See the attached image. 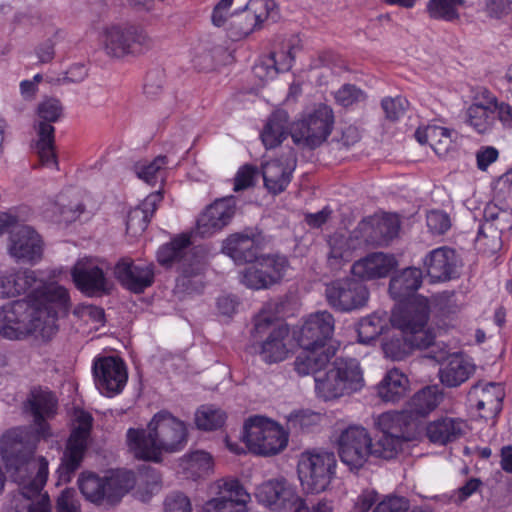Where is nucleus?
<instances>
[{"label": "nucleus", "instance_id": "obj_35", "mask_svg": "<svg viewBox=\"0 0 512 512\" xmlns=\"http://www.w3.org/2000/svg\"><path fill=\"white\" fill-rule=\"evenodd\" d=\"M464 427L465 423L460 419L442 417L427 425L426 435L431 442L445 445L461 437Z\"/></svg>", "mask_w": 512, "mask_h": 512}, {"label": "nucleus", "instance_id": "obj_64", "mask_svg": "<svg viewBox=\"0 0 512 512\" xmlns=\"http://www.w3.org/2000/svg\"><path fill=\"white\" fill-rule=\"evenodd\" d=\"M409 501L405 497L388 495L378 502L372 512H406Z\"/></svg>", "mask_w": 512, "mask_h": 512}, {"label": "nucleus", "instance_id": "obj_21", "mask_svg": "<svg viewBox=\"0 0 512 512\" xmlns=\"http://www.w3.org/2000/svg\"><path fill=\"white\" fill-rule=\"evenodd\" d=\"M93 374L97 388L107 396L121 392L128 377L124 362L112 356L96 359Z\"/></svg>", "mask_w": 512, "mask_h": 512}, {"label": "nucleus", "instance_id": "obj_6", "mask_svg": "<svg viewBox=\"0 0 512 512\" xmlns=\"http://www.w3.org/2000/svg\"><path fill=\"white\" fill-rule=\"evenodd\" d=\"M102 43L110 57L139 56L154 47V40L141 27L112 25L103 29Z\"/></svg>", "mask_w": 512, "mask_h": 512}, {"label": "nucleus", "instance_id": "obj_34", "mask_svg": "<svg viewBox=\"0 0 512 512\" xmlns=\"http://www.w3.org/2000/svg\"><path fill=\"white\" fill-rule=\"evenodd\" d=\"M422 284V271L409 267L393 276L389 283L390 295L399 302L408 301Z\"/></svg>", "mask_w": 512, "mask_h": 512}, {"label": "nucleus", "instance_id": "obj_44", "mask_svg": "<svg viewBox=\"0 0 512 512\" xmlns=\"http://www.w3.org/2000/svg\"><path fill=\"white\" fill-rule=\"evenodd\" d=\"M54 132L55 128L51 124L39 123L35 151L39 156L41 164L44 166H57L54 152Z\"/></svg>", "mask_w": 512, "mask_h": 512}, {"label": "nucleus", "instance_id": "obj_8", "mask_svg": "<svg viewBox=\"0 0 512 512\" xmlns=\"http://www.w3.org/2000/svg\"><path fill=\"white\" fill-rule=\"evenodd\" d=\"M157 260L165 267L177 264L183 276L191 277L203 271L204 251L201 247H192L190 238L181 235L159 248Z\"/></svg>", "mask_w": 512, "mask_h": 512}, {"label": "nucleus", "instance_id": "obj_38", "mask_svg": "<svg viewBox=\"0 0 512 512\" xmlns=\"http://www.w3.org/2000/svg\"><path fill=\"white\" fill-rule=\"evenodd\" d=\"M400 229V220L395 214H387L378 219L371 226L366 227V242L372 246L387 245L397 237Z\"/></svg>", "mask_w": 512, "mask_h": 512}, {"label": "nucleus", "instance_id": "obj_7", "mask_svg": "<svg viewBox=\"0 0 512 512\" xmlns=\"http://www.w3.org/2000/svg\"><path fill=\"white\" fill-rule=\"evenodd\" d=\"M243 440L254 454L270 456L286 448L288 435L276 422L254 416L244 424Z\"/></svg>", "mask_w": 512, "mask_h": 512}, {"label": "nucleus", "instance_id": "obj_53", "mask_svg": "<svg viewBox=\"0 0 512 512\" xmlns=\"http://www.w3.org/2000/svg\"><path fill=\"white\" fill-rule=\"evenodd\" d=\"M262 267L265 270L266 281L270 286L278 283L284 277L288 268V260L285 256L267 255L261 257Z\"/></svg>", "mask_w": 512, "mask_h": 512}, {"label": "nucleus", "instance_id": "obj_12", "mask_svg": "<svg viewBox=\"0 0 512 512\" xmlns=\"http://www.w3.org/2000/svg\"><path fill=\"white\" fill-rule=\"evenodd\" d=\"M336 467L332 452H305L298 462V474L303 487L311 493H320L330 484Z\"/></svg>", "mask_w": 512, "mask_h": 512}, {"label": "nucleus", "instance_id": "obj_18", "mask_svg": "<svg viewBox=\"0 0 512 512\" xmlns=\"http://www.w3.org/2000/svg\"><path fill=\"white\" fill-rule=\"evenodd\" d=\"M41 285L32 290V305L30 306L40 324L55 320L59 310L69 308V294L66 288L54 283H46L40 278Z\"/></svg>", "mask_w": 512, "mask_h": 512}, {"label": "nucleus", "instance_id": "obj_5", "mask_svg": "<svg viewBox=\"0 0 512 512\" xmlns=\"http://www.w3.org/2000/svg\"><path fill=\"white\" fill-rule=\"evenodd\" d=\"M137 483L136 475L130 470H119L110 477L101 478L92 472H83L78 478V487L86 500L94 504L104 501L114 504Z\"/></svg>", "mask_w": 512, "mask_h": 512}, {"label": "nucleus", "instance_id": "obj_1", "mask_svg": "<svg viewBox=\"0 0 512 512\" xmlns=\"http://www.w3.org/2000/svg\"><path fill=\"white\" fill-rule=\"evenodd\" d=\"M2 459L20 495L28 500L27 512H51L47 493H42L48 478V461L34 455V448L17 440L15 431L1 438Z\"/></svg>", "mask_w": 512, "mask_h": 512}, {"label": "nucleus", "instance_id": "obj_33", "mask_svg": "<svg viewBox=\"0 0 512 512\" xmlns=\"http://www.w3.org/2000/svg\"><path fill=\"white\" fill-rule=\"evenodd\" d=\"M457 133L448 128L429 125L425 129H417L415 138L420 144L428 143L434 152L440 156H446L453 148Z\"/></svg>", "mask_w": 512, "mask_h": 512}, {"label": "nucleus", "instance_id": "obj_52", "mask_svg": "<svg viewBox=\"0 0 512 512\" xmlns=\"http://www.w3.org/2000/svg\"><path fill=\"white\" fill-rule=\"evenodd\" d=\"M261 258H257L256 262L240 272V281L242 284L251 289H267L270 287L266 281L265 270L262 267Z\"/></svg>", "mask_w": 512, "mask_h": 512}, {"label": "nucleus", "instance_id": "obj_14", "mask_svg": "<svg viewBox=\"0 0 512 512\" xmlns=\"http://www.w3.org/2000/svg\"><path fill=\"white\" fill-rule=\"evenodd\" d=\"M337 452L351 471L359 470L371 456V437L361 425H349L336 438Z\"/></svg>", "mask_w": 512, "mask_h": 512}, {"label": "nucleus", "instance_id": "obj_9", "mask_svg": "<svg viewBox=\"0 0 512 512\" xmlns=\"http://www.w3.org/2000/svg\"><path fill=\"white\" fill-rule=\"evenodd\" d=\"M93 418L89 413L80 411L76 415V425L67 441L62 462L57 470L58 483H68L79 469L88 447V439Z\"/></svg>", "mask_w": 512, "mask_h": 512}, {"label": "nucleus", "instance_id": "obj_16", "mask_svg": "<svg viewBox=\"0 0 512 512\" xmlns=\"http://www.w3.org/2000/svg\"><path fill=\"white\" fill-rule=\"evenodd\" d=\"M258 501L273 511L305 512V502L285 478L268 480L256 489Z\"/></svg>", "mask_w": 512, "mask_h": 512}, {"label": "nucleus", "instance_id": "obj_47", "mask_svg": "<svg viewBox=\"0 0 512 512\" xmlns=\"http://www.w3.org/2000/svg\"><path fill=\"white\" fill-rule=\"evenodd\" d=\"M411 339V336L404 335L400 332L399 335H392L390 338L384 340L382 348L385 356L397 361L404 359L410 354L412 349L417 348L416 345L410 341Z\"/></svg>", "mask_w": 512, "mask_h": 512}, {"label": "nucleus", "instance_id": "obj_31", "mask_svg": "<svg viewBox=\"0 0 512 512\" xmlns=\"http://www.w3.org/2000/svg\"><path fill=\"white\" fill-rule=\"evenodd\" d=\"M424 267L432 281L451 279L457 267L455 251L447 247L432 250L424 259Z\"/></svg>", "mask_w": 512, "mask_h": 512}, {"label": "nucleus", "instance_id": "obj_11", "mask_svg": "<svg viewBox=\"0 0 512 512\" xmlns=\"http://www.w3.org/2000/svg\"><path fill=\"white\" fill-rule=\"evenodd\" d=\"M279 8L274 0H249L244 9L230 16L231 37L239 40L263 27L267 21L276 22Z\"/></svg>", "mask_w": 512, "mask_h": 512}, {"label": "nucleus", "instance_id": "obj_23", "mask_svg": "<svg viewBox=\"0 0 512 512\" xmlns=\"http://www.w3.org/2000/svg\"><path fill=\"white\" fill-rule=\"evenodd\" d=\"M236 212L233 196L216 200L209 205L197 220V232L202 237H209L227 226Z\"/></svg>", "mask_w": 512, "mask_h": 512}, {"label": "nucleus", "instance_id": "obj_39", "mask_svg": "<svg viewBox=\"0 0 512 512\" xmlns=\"http://www.w3.org/2000/svg\"><path fill=\"white\" fill-rule=\"evenodd\" d=\"M329 252L327 263L332 270H339L344 264L351 261L355 250V239L335 233L328 240Z\"/></svg>", "mask_w": 512, "mask_h": 512}, {"label": "nucleus", "instance_id": "obj_37", "mask_svg": "<svg viewBox=\"0 0 512 512\" xmlns=\"http://www.w3.org/2000/svg\"><path fill=\"white\" fill-rule=\"evenodd\" d=\"M291 134L289 116L285 110H276L268 118L261 133V139L267 149L277 147Z\"/></svg>", "mask_w": 512, "mask_h": 512}, {"label": "nucleus", "instance_id": "obj_2", "mask_svg": "<svg viewBox=\"0 0 512 512\" xmlns=\"http://www.w3.org/2000/svg\"><path fill=\"white\" fill-rule=\"evenodd\" d=\"M127 445L135 458L159 463L164 453L182 451L188 442L186 424L169 411L157 412L147 428H129Z\"/></svg>", "mask_w": 512, "mask_h": 512}, {"label": "nucleus", "instance_id": "obj_42", "mask_svg": "<svg viewBox=\"0 0 512 512\" xmlns=\"http://www.w3.org/2000/svg\"><path fill=\"white\" fill-rule=\"evenodd\" d=\"M56 399L50 392H41L34 396L31 401V410L34 417V422L37 425V432L42 437H47L48 425L45 422L46 418L54 415L56 410Z\"/></svg>", "mask_w": 512, "mask_h": 512}, {"label": "nucleus", "instance_id": "obj_4", "mask_svg": "<svg viewBox=\"0 0 512 512\" xmlns=\"http://www.w3.org/2000/svg\"><path fill=\"white\" fill-rule=\"evenodd\" d=\"M428 300L415 296L401 304L392 312V326L401 333L411 336L417 349H426L434 345V334L427 328L429 320Z\"/></svg>", "mask_w": 512, "mask_h": 512}, {"label": "nucleus", "instance_id": "obj_54", "mask_svg": "<svg viewBox=\"0 0 512 512\" xmlns=\"http://www.w3.org/2000/svg\"><path fill=\"white\" fill-rule=\"evenodd\" d=\"M321 415L311 411L292 412L287 417L288 429L294 432H305L319 425Z\"/></svg>", "mask_w": 512, "mask_h": 512}, {"label": "nucleus", "instance_id": "obj_48", "mask_svg": "<svg viewBox=\"0 0 512 512\" xmlns=\"http://www.w3.org/2000/svg\"><path fill=\"white\" fill-rule=\"evenodd\" d=\"M463 4L464 0H429L427 12L433 19L454 21L459 19L458 8Z\"/></svg>", "mask_w": 512, "mask_h": 512}, {"label": "nucleus", "instance_id": "obj_10", "mask_svg": "<svg viewBox=\"0 0 512 512\" xmlns=\"http://www.w3.org/2000/svg\"><path fill=\"white\" fill-rule=\"evenodd\" d=\"M275 320V315L265 309H262L254 318L252 336L257 339L268 334L260 349V355L266 363L283 361L288 352L284 343L289 333L288 328L277 324Z\"/></svg>", "mask_w": 512, "mask_h": 512}, {"label": "nucleus", "instance_id": "obj_51", "mask_svg": "<svg viewBox=\"0 0 512 512\" xmlns=\"http://www.w3.org/2000/svg\"><path fill=\"white\" fill-rule=\"evenodd\" d=\"M225 419V413L212 406H202L195 415V423L197 427L206 431L222 427Z\"/></svg>", "mask_w": 512, "mask_h": 512}, {"label": "nucleus", "instance_id": "obj_13", "mask_svg": "<svg viewBox=\"0 0 512 512\" xmlns=\"http://www.w3.org/2000/svg\"><path fill=\"white\" fill-rule=\"evenodd\" d=\"M334 123L333 111L327 105H320L311 114L295 123L291 128L293 142L314 149L330 135Z\"/></svg>", "mask_w": 512, "mask_h": 512}, {"label": "nucleus", "instance_id": "obj_40", "mask_svg": "<svg viewBox=\"0 0 512 512\" xmlns=\"http://www.w3.org/2000/svg\"><path fill=\"white\" fill-rule=\"evenodd\" d=\"M408 378L398 369L388 371L378 385V395L385 402H398L407 392Z\"/></svg>", "mask_w": 512, "mask_h": 512}, {"label": "nucleus", "instance_id": "obj_41", "mask_svg": "<svg viewBox=\"0 0 512 512\" xmlns=\"http://www.w3.org/2000/svg\"><path fill=\"white\" fill-rule=\"evenodd\" d=\"M473 371V365L459 356H454L439 370V377L443 385L452 388L467 381Z\"/></svg>", "mask_w": 512, "mask_h": 512}, {"label": "nucleus", "instance_id": "obj_3", "mask_svg": "<svg viewBox=\"0 0 512 512\" xmlns=\"http://www.w3.org/2000/svg\"><path fill=\"white\" fill-rule=\"evenodd\" d=\"M365 386L363 370L355 358H336L316 379V394L330 401L360 391Z\"/></svg>", "mask_w": 512, "mask_h": 512}, {"label": "nucleus", "instance_id": "obj_58", "mask_svg": "<svg viewBox=\"0 0 512 512\" xmlns=\"http://www.w3.org/2000/svg\"><path fill=\"white\" fill-rule=\"evenodd\" d=\"M67 200L64 194L59 195L54 205L59 212L61 220L70 223L75 221L84 212L85 206L79 201L72 203L67 202Z\"/></svg>", "mask_w": 512, "mask_h": 512}, {"label": "nucleus", "instance_id": "obj_15", "mask_svg": "<svg viewBox=\"0 0 512 512\" xmlns=\"http://www.w3.org/2000/svg\"><path fill=\"white\" fill-rule=\"evenodd\" d=\"M40 327V318L25 301H13L0 310V334L7 339H22Z\"/></svg>", "mask_w": 512, "mask_h": 512}, {"label": "nucleus", "instance_id": "obj_56", "mask_svg": "<svg viewBox=\"0 0 512 512\" xmlns=\"http://www.w3.org/2000/svg\"><path fill=\"white\" fill-rule=\"evenodd\" d=\"M300 39L296 35H292L281 43V51L276 53L277 59L281 64L282 71H288L292 67L296 53L301 50Z\"/></svg>", "mask_w": 512, "mask_h": 512}, {"label": "nucleus", "instance_id": "obj_19", "mask_svg": "<svg viewBox=\"0 0 512 512\" xmlns=\"http://www.w3.org/2000/svg\"><path fill=\"white\" fill-rule=\"evenodd\" d=\"M212 490L215 496L204 504L205 512H247L250 496L237 479H220Z\"/></svg>", "mask_w": 512, "mask_h": 512}, {"label": "nucleus", "instance_id": "obj_57", "mask_svg": "<svg viewBox=\"0 0 512 512\" xmlns=\"http://www.w3.org/2000/svg\"><path fill=\"white\" fill-rule=\"evenodd\" d=\"M281 64L277 59L276 52L270 53L268 56L261 59L253 67V73L262 81L274 78L279 72H283Z\"/></svg>", "mask_w": 512, "mask_h": 512}, {"label": "nucleus", "instance_id": "obj_61", "mask_svg": "<svg viewBox=\"0 0 512 512\" xmlns=\"http://www.w3.org/2000/svg\"><path fill=\"white\" fill-rule=\"evenodd\" d=\"M37 112L42 119L40 123L50 124L60 119L63 113V107L60 100L48 98L38 105Z\"/></svg>", "mask_w": 512, "mask_h": 512}, {"label": "nucleus", "instance_id": "obj_29", "mask_svg": "<svg viewBox=\"0 0 512 512\" xmlns=\"http://www.w3.org/2000/svg\"><path fill=\"white\" fill-rule=\"evenodd\" d=\"M335 352L336 348L334 346L325 349H303L294 361V369L299 376L313 375L316 382L318 376L325 373L323 370L328 367Z\"/></svg>", "mask_w": 512, "mask_h": 512}, {"label": "nucleus", "instance_id": "obj_17", "mask_svg": "<svg viewBox=\"0 0 512 512\" xmlns=\"http://www.w3.org/2000/svg\"><path fill=\"white\" fill-rule=\"evenodd\" d=\"M325 297L334 310L350 312L367 304L369 291L361 281L347 277L328 283Z\"/></svg>", "mask_w": 512, "mask_h": 512}, {"label": "nucleus", "instance_id": "obj_30", "mask_svg": "<svg viewBox=\"0 0 512 512\" xmlns=\"http://www.w3.org/2000/svg\"><path fill=\"white\" fill-rule=\"evenodd\" d=\"M37 285L41 283L36 271H9L0 277V294L3 297H16L27 293L32 301V290H35Z\"/></svg>", "mask_w": 512, "mask_h": 512}, {"label": "nucleus", "instance_id": "obj_60", "mask_svg": "<svg viewBox=\"0 0 512 512\" xmlns=\"http://www.w3.org/2000/svg\"><path fill=\"white\" fill-rule=\"evenodd\" d=\"M365 99L366 94L353 84H344L335 93L336 102L343 107L352 106Z\"/></svg>", "mask_w": 512, "mask_h": 512}, {"label": "nucleus", "instance_id": "obj_22", "mask_svg": "<svg viewBox=\"0 0 512 512\" xmlns=\"http://www.w3.org/2000/svg\"><path fill=\"white\" fill-rule=\"evenodd\" d=\"M44 243L31 226L16 227L10 234L8 250L19 262L34 264L42 259Z\"/></svg>", "mask_w": 512, "mask_h": 512}, {"label": "nucleus", "instance_id": "obj_45", "mask_svg": "<svg viewBox=\"0 0 512 512\" xmlns=\"http://www.w3.org/2000/svg\"><path fill=\"white\" fill-rule=\"evenodd\" d=\"M442 394L437 386H427L413 395L409 401L410 413L425 416L433 411L440 401Z\"/></svg>", "mask_w": 512, "mask_h": 512}, {"label": "nucleus", "instance_id": "obj_32", "mask_svg": "<svg viewBox=\"0 0 512 512\" xmlns=\"http://www.w3.org/2000/svg\"><path fill=\"white\" fill-rule=\"evenodd\" d=\"M223 252L236 264L252 263L257 259L259 246L254 237L235 233L224 242Z\"/></svg>", "mask_w": 512, "mask_h": 512}, {"label": "nucleus", "instance_id": "obj_49", "mask_svg": "<svg viewBox=\"0 0 512 512\" xmlns=\"http://www.w3.org/2000/svg\"><path fill=\"white\" fill-rule=\"evenodd\" d=\"M467 122L480 134L488 132L494 123V111L482 104H472L466 112Z\"/></svg>", "mask_w": 512, "mask_h": 512}, {"label": "nucleus", "instance_id": "obj_59", "mask_svg": "<svg viewBox=\"0 0 512 512\" xmlns=\"http://www.w3.org/2000/svg\"><path fill=\"white\" fill-rule=\"evenodd\" d=\"M512 229V211L506 209L504 212L500 213V217L496 222L491 223H483L480 226V239H482V235L485 232H492V238L494 244L498 243V233L502 234L505 231Z\"/></svg>", "mask_w": 512, "mask_h": 512}, {"label": "nucleus", "instance_id": "obj_20", "mask_svg": "<svg viewBox=\"0 0 512 512\" xmlns=\"http://www.w3.org/2000/svg\"><path fill=\"white\" fill-rule=\"evenodd\" d=\"M335 327V320L328 311H320L310 315L302 325L297 341L302 349L319 348L329 346Z\"/></svg>", "mask_w": 512, "mask_h": 512}, {"label": "nucleus", "instance_id": "obj_46", "mask_svg": "<svg viewBox=\"0 0 512 512\" xmlns=\"http://www.w3.org/2000/svg\"><path fill=\"white\" fill-rule=\"evenodd\" d=\"M386 325V319L377 313L362 318L357 329L359 342L372 343L383 333Z\"/></svg>", "mask_w": 512, "mask_h": 512}, {"label": "nucleus", "instance_id": "obj_24", "mask_svg": "<svg viewBox=\"0 0 512 512\" xmlns=\"http://www.w3.org/2000/svg\"><path fill=\"white\" fill-rule=\"evenodd\" d=\"M114 274L125 288L134 293H142L154 282L152 264L135 263L128 259H123L116 264Z\"/></svg>", "mask_w": 512, "mask_h": 512}, {"label": "nucleus", "instance_id": "obj_25", "mask_svg": "<svg viewBox=\"0 0 512 512\" xmlns=\"http://www.w3.org/2000/svg\"><path fill=\"white\" fill-rule=\"evenodd\" d=\"M296 167V156L290 151L285 159L267 161L262 165L264 187L273 195L286 190Z\"/></svg>", "mask_w": 512, "mask_h": 512}, {"label": "nucleus", "instance_id": "obj_55", "mask_svg": "<svg viewBox=\"0 0 512 512\" xmlns=\"http://www.w3.org/2000/svg\"><path fill=\"white\" fill-rule=\"evenodd\" d=\"M185 468L195 477L208 475L213 467V460L205 451H195L185 457Z\"/></svg>", "mask_w": 512, "mask_h": 512}, {"label": "nucleus", "instance_id": "obj_50", "mask_svg": "<svg viewBox=\"0 0 512 512\" xmlns=\"http://www.w3.org/2000/svg\"><path fill=\"white\" fill-rule=\"evenodd\" d=\"M404 442V440L382 433L375 443L371 442V456L386 460L392 459L402 449Z\"/></svg>", "mask_w": 512, "mask_h": 512}, {"label": "nucleus", "instance_id": "obj_28", "mask_svg": "<svg viewBox=\"0 0 512 512\" xmlns=\"http://www.w3.org/2000/svg\"><path fill=\"white\" fill-rule=\"evenodd\" d=\"M396 265L394 256L375 252L356 261L351 267V272L360 280H374L386 277Z\"/></svg>", "mask_w": 512, "mask_h": 512}, {"label": "nucleus", "instance_id": "obj_27", "mask_svg": "<svg viewBox=\"0 0 512 512\" xmlns=\"http://www.w3.org/2000/svg\"><path fill=\"white\" fill-rule=\"evenodd\" d=\"M505 393L500 383H477L468 393L469 400L475 403L478 411L483 412L482 417L496 416L502 409V401Z\"/></svg>", "mask_w": 512, "mask_h": 512}, {"label": "nucleus", "instance_id": "obj_63", "mask_svg": "<svg viewBox=\"0 0 512 512\" xmlns=\"http://www.w3.org/2000/svg\"><path fill=\"white\" fill-rule=\"evenodd\" d=\"M149 222L150 219L148 218L147 214H145V212H143L141 209L135 207L129 211L127 216V233L131 234L132 236L141 235L148 227Z\"/></svg>", "mask_w": 512, "mask_h": 512}, {"label": "nucleus", "instance_id": "obj_26", "mask_svg": "<svg viewBox=\"0 0 512 512\" xmlns=\"http://www.w3.org/2000/svg\"><path fill=\"white\" fill-rule=\"evenodd\" d=\"M71 275L77 289L87 296H101L109 290L103 270L89 261H78Z\"/></svg>", "mask_w": 512, "mask_h": 512}, {"label": "nucleus", "instance_id": "obj_43", "mask_svg": "<svg viewBox=\"0 0 512 512\" xmlns=\"http://www.w3.org/2000/svg\"><path fill=\"white\" fill-rule=\"evenodd\" d=\"M168 158L164 155L155 157L152 161H140L134 165L137 177L151 186L163 183L166 177Z\"/></svg>", "mask_w": 512, "mask_h": 512}, {"label": "nucleus", "instance_id": "obj_36", "mask_svg": "<svg viewBox=\"0 0 512 512\" xmlns=\"http://www.w3.org/2000/svg\"><path fill=\"white\" fill-rule=\"evenodd\" d=\"M377 424L383 434L394 436L406 442L413 438V423L407 412L383 413L379 416Z\"/></svg>", "mask_w": 512, "mask_h": 512}, {"label": "nucleus", "instance_id": "obj_62", "mask_svg": "<svg viewBox=\"0 0 512 512\" xmlns=\"http://www.w3.org/2000/svg\"><path fill=\"white\" fill-rule=\"evenodd\" d=\"M408 104V101L401 96L394 98L385 97L381 101V106L385 112V116L390 121H396L403 116Z\"/></svg>", "mask_w": 512, "mask_h": 512}]
</instances>
